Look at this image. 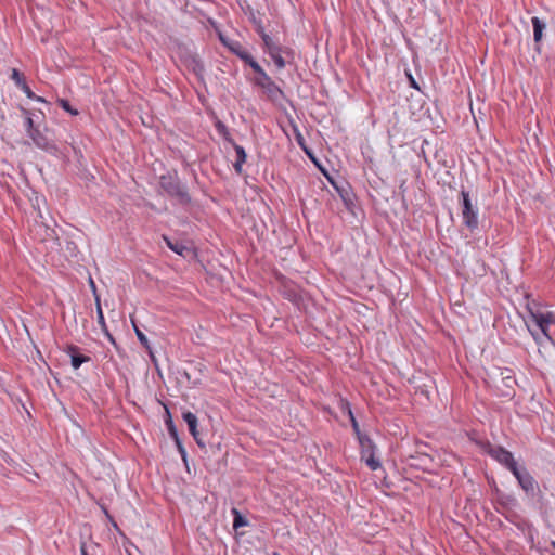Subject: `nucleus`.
<instances>
[{
    "label": "nucleus",
    "mask_w": 555,
    "mask_h": 555,
    "mask_svg": "<svg viewBox=\"0 0 555 555\" xmlns=\"http://www.w3.org/2000/svg\"><path fill=\"white\" fill-rule=\"evenodd\" d=\"M159 186L169 197L176 198L181 205H189L192 201L186 185L181 182L176 170L162 175Z\"/></svg>",
    "instance_id": "nucleus-1"
},
{
    "label": "nucleus",
    "mask_w": 555,
    "mask_h": 555,
    "mask_svg": "<svg viewBox=\"0 0 555 555\" xmlns=\"http://www.w3.org/2000/svg\"><path fill=\"white\" fill-rule=\"evenodd\" d=\"M461 196L463 223L473 231L478 228V208L472 204L468 192L463 190Z\"/></svg>",
    "instance_id": "nucleus-2"
},
{
    "label": "nucleus",
    "mask_w": 555,
    "mask_h": 555,
    "mask_svg": "<svg viewBox=\"0 0 555 555\" xmlns=\"http://www.w3.org/2000/svg\"><path fill=\"white\" fill-rule=\"evenodd\" d=\"M514 477L517 479L518 485L525 491L528 496L533 498L539 489L538 482L527 470L525 466H519L514 473Z\"/></svg>",
    "instance_id": "nucleus-3"
},
{
    "label": "nucleus",
    "mask_w": 555,
    "mask_h": 555,
    "mask_svg": "<svg viewBox=\"0 0 555 555\" xmlns=\"http://www.w3.org/2000/svg\"><path fill=\"white\" fill-rule=\"evenodd\" d=\"M529 315L532 322L535 324L537 328L542 332V336L546 340H551V336L548 335V326L555 323V315L552 312L542 313L539 311H533L529 309Z\"/></svg>",
    "instance_id": "nucleus-4"
},
{
    "label": "nucleus",
    "mask_w": 555,
    "mask_h": 555,
    "mask_svg": "<svg viewBox=\"0 0 555 555\" xmlns=\"http://www.w3.org/2000/svg\"><path fill=\"white\" fill-rule=\"evenodd\" d=\"M489 454L492 459L507 468L512 474L519 467L514 455L503 447H493L489 450Z\"/></svg>",
    "instance_id": "nucleus-5"
},
{
    "label": "nucleus",
    "mask_w": 555,
    "mask_h": 555,
    "mask_svg": "<svg viewBox=\"0 0 555 555\" xmlns=\"http://www.w3.org/2000/svg\"><path fill=\"white\" fill-rule=\"evenodd\" d=\"M29 138L33 140L34 144L50 154H55L57 152L56 145L53 141L40 129H36L34 132L29 134Z\"/></svg>",
    "instance_id": "nucleus-6"
},
{
    "label": "nucleus",
    "mask_w": 555,
    "mask_h": 555,
    "mask_svg": "<svg viewBox=\"0 0 555 555\" xmlns=\"http://www.w3.org/2000/svg\"><path fill=\"white\" fill-rule=\"evenodd\" d=\"M251 68L257 74V76L255 78L256 85H258L262 89L267 90L268 93H272L275 85L271 80V78L266 74L263 68L258 64V62H253Z\"/></svg>",
    "instance_id": "nucleus-7"
},
{
    "label": "nucleus",
    "mask_w": 555,
    "mask_h": 555,
    "mask_svg": "<svg viewBox=\"0 0 555 555\" xmlns=\"http://www.w3.org/2000/svg\"><path fill=\"white\" fill-rule=\"evenodd\" d=\"M221 41L224 46H227L234 54H236L241 60H243L246 64L251 67L253 62H256L254 57L248 53L246 49L242 47L238 41L235 40H225L222 36H220Z\"/></svg>",
    "instance_id": "nucleus-8"
},
{
    "label": "nucleus",
    "mask_w": 555,
    "mask_h": 555,
    "mask_svg": "<svg viewBox=\"0 0 555 555\" xmlns=\"http://www.w3.org/2000/svg\"><path fill=\"white\" fill-rule=\"evenodd\" d=\"M182 418L188 424L189 431L191 433V435L195 439L196 443L201 448H204L205 447V442L199 437V433L197 430V416L194 413L190 412V411H185V412L182 413Z\"/></svg>",
    "instance_id": "nucleus-9"
},
{
    "label": "nucleus",
    "mask_w": 555,
    "mask_h": 555,
    "mask_svg": "<svg viewBox=\"0 0 555 555\" xmlns=\"http://www.w3.org/2000/svg\"><path fill=\"white\" fill-rule=\"evenodd\" d=\"M66 351L70 356V363L75 370L79 369L83 363L91 360L90 357L80 354L78 352L79 348L75 345L67 346Z\"/></svg>",
    "instance_id": "nucleus-10"
},
{
    "label": "nucleus",
    "mask_w": 555,
    "mask_h": 555,
    "mask_svg": "<svg viewBox=\"0 0 555 555\" xmlns=\"http://www.w3.org/2000/svg\"><path fill=\"white\" fill-rule=\"evenodd\" d=\"M496 501L505 509H512L518 504L517 499L513 494L503 492H498Z\"/></svg>",
    "instance_id": "nucleus-11"
},
{
    "label": "nucleus",
    "mask_w": 555,
    "mask_h": 555,
    "mask_svg": "<svg viewBox=\"0 0 555 555\" xmlns=\"http://www.w3.org/2000/svg\"><path fill=\"white\" fill-rule=\"evenodd\" d=\"M95 302H96V317H98V323L100 324L102 331L104 332V334L108 337V339L115 344V339L114 337L111 335V333L108 332V328H107V325L105 323V319H104V314H103V311H102V307H101V302H100V298L99 296H95Z\"/></svg>",
    "instance_id": "nucleus-12"
},
{
    "label": "nucleus",
    "mask_w": 555,
    "mask_h": 555,
    "mask_svg": "<svg viewBox=\"0 0 555 555\" xmlns=\"http://www.w3.org/2000/svg\"><path fill=\"white\" fill-rule=\"evenodd\" d=\"M234 146V150H235V153H236V160L235 163L233 164V167L235 169V171L241 175L242 173V166L243 164L245 163L246 160V152L244 150L243 146L234 143L233 141L231 142Z\"/></svg>",
    "instance_id": "nucleus-13"
},
{
    "label": "nucleus",
    "mask_w": 555,
    "mask_h": 555,
    "mask_svg": "<svg viewBox=\"0 0 555 555\" xmlns=\"http://www.w3.org/2000/svg\"><path fill=\"white\" fill-rule=\"evenodd\" d=\"M359 443L361 446L362 459L374 453L375 446L373 441L366 435H359Z\"/></svg>",
    "instance_id": "nucleus-14"
},
{
    "label": "nucleus",
    "mask_w": 555,
    "mask_h": 555,
    "mask_svg": "<svg viewBox=\"0 0 555 555\" xmlns=\"http://www.w3.org/2000/svg\"><path fill=\"white\" fill-rule=\"evenodd\" d=\"M531 23L533 27V39L535 42H539L542 39L546 24L537 16L531 18Z\"/></svg>",
    "instance_id": "nucleus-15"
},
{
    "label": "nucleus",
    "mask_w": 555,
    "mask_h": 555,
    "mask_svg": "<svg viewBox=\"0 0 555 555\" xmlns=\"http://www.w3.org/2000/svg\"><path fill=\"white\" fill-rule=\"evenodd\" d=\"M164 241L166 242L168 248L180 256H184L185 253L189 251V248L180 241H171L167 236H164Z\"/></svg>",
    "instance_id": "nucleus-16"
},
{
    "label": "nucleus",
    "mask_w": 555,
    "mask_h": 555,
    "mask_svg": "<svg viewBox=\"0 0 555 555\" xmlns=\"http://www.w3.org/2000/svg\"><path fill=\"white\" fill-rule=\"evenodd\" d=\"M259 34H260V36H261L266 47L268 48V50L270 52V55L272 56L273 61L275 62V64H278V50L274 47V42H273L272 38L269 35H267L263 31V29H260Z\"/></svg>",
    "instance_id": "nucleus-17"
},
{
    "label": "nucleus",
    "mask_w": 555,
    "mask_h": 555,
    "mask_svg": "<svg viewBox=\"0 0 555 555\" xmlns=\"http://www.w3.org/2000/svg\"><path fill=\"white\" fill-rule=\"evenodd\" d=\"M25 115V130L27 134L29 135L31 132H34L36 129L39 128V126H35V121L30 115V112L27 109H23Z\"/></svg>",
    "instance_id": "nucleus-18"
},
{
    "label": "nucleus",
    "mask_w": 555,
    "mask_h": 555,
    "mask_svg": "<svg viewBox=\"0 0 555 555\" xmlns=\"http://www.w3.org/2000/svg\"><path fill=\"white\" fill-rule=\"evenodd\" d=\"M132 322V325H133V330L135 332V335L139 339V341L143 345V347L146 349V350H150V341L147 339V337L145 336V334L138 327L135 321L132 319L131 320Z\"/></svg>",
    "instance_id": "nucleus-19"
},
{
    "label": "nucleus",
    "mask_w": 555,
    "mask_h": 555,
    "mask_svg": "<svg viewBox=\"0 0 555 555\" xmlns=\"http://www.w3.org/2000/svg\"><path fill=\"white\" fill-rule=\"evenodd\" d=\"M165 423L167 425V429H168V433L170 435V437L173 439V440H178V430L171 420V415L169 413V411L167 410V418L165 420Z\"/></svg>",
    "instance_id": "nucleus-20"
},
{
    "label": "nucleus",
    "mask_w": 555,
    "mask_h": 555,
    "mask_svg": "<svg viewBox=\"0 0 555 555\" xmlns=\"http://www.w3.org/2000/svg\"><path fill=\"white\" fill-rule=\"evenodd\" d=\"M232 513L234 515L233 528L235 530L238 529L240 527H243V526L247 525L246 518L236 508H233Z\"/></svg>",
    "instance_id": "nucleus-21"
},
{
    "label": "nucleus",
    "mask_w": 555,
    "mask_h": 555,
    "mask_svg": "<svg viewBox=\"0 0 555 555\" xmlns=\"http://www.w3.org/2000/svg\"><path fill=\"white\" fill-rule=\"evenodd\" d=\"M365 460L366 465L372 469L376 470L380 467V463L378 460L375 459L374 453H370V455L363 457Z\"/></svg>",
    "instance_id": "nucleus-22"
},
{
    "label": "nucleus",
    "mask_w": 555,
    "mask_h": 555,
    "mask_svg": "<svg viewBox=\"0 0 555 555\" xmlns=\"http://www.w3.org/2000/svg\"><path fill=\"white\" fill-rule=\"evenodd\" d=\"M11 79L16 83L18 88L26 83L23 74L15 68L12 70Z\"/></svg>",
    "instance_id": "nucleus-23"
},
{
    "label": "nucleus",
    "mask_w": 555,
    "mask_h": 555,
    "mask_svg": "<svg viewBox=\"0 0 555 555\" xmlns=\"http://www.w3.org/2000/svg\"><path fill=\"white\" fill-rule=\"evenodd\" d=\"M526 325L529 330V332L531 333L533 339L538 343V344H543V341H547L543 336H542V332L540 330H532L530 324L528 322H526Z\"/></svg>",
    "instance_id": "nucleus-24"
},
{
    "label": "nucleus",
    "mask_w": 555,
    "mask_h": 555,
    "mask_svg": "<svg viewBox=\"0 0 555 555\" xmlns=\"http://www.w3.org/2000/svg\"><path fill=\"white\" fill-rule=\"evenodd\" d=\"M59 104L61 105V107L63 109H65L66 112H68L70 115H78V111L73 108L72 105L69 104V102L65 99H60L59 100Z\"/></svg>",
    "instance_id": "nucleus-25"
},
{
    "label": "nucleus",
    "mask_w": 555,
    "mask_h": 555,
    "mask_svg": "<svg viewBox=\"0 0 555 555\" xmlns=\"http://www.w3.org/2000/svg\"><path fill=\"white\" fill-rule=\"evenodd\" d=\"M28 99H31V100H36V101H43L42 98L40 96H37L31 90L30 88L28 87L27 83L23 85L21 88H20Z\"/></svg>",
    "instance_id": "nucleus-26"
},
{
    "label": "nucleus",
    "mask_w": 555,
    "mask_h": 555,
    "mask_svg": "<svg viewBox=\"0 0 555 555\" xmlns=\"http://www.w3.org/2000/svg\"><path fill=\"white\" fill-rule=\"evenodd\" d=\"M348 413H349V416H350V420H351L352 428L356 431L357 436L359 437V435H362L360 433L359 424H358L357 420L354 418V416L352 414V411L350 409L348 410Z\"/></svg>",
    "instance_id": "nucleus-27"
},
{
    "label": "nucleus",
    "mask_w": 555,
    "mask_h": 555,
    "mask_svg": "<svg viewBox=\"0 0 555 555\" xmlns=\"http://www.w3.org/2000/svg\"><path fill=\"white\" fill-rule=\"evenodd\" d=\"M175 442H176L179 453L181 454V457L185 461L186 460V451H185L180 438L178 437V440H175Z\"/></svg>",
    "instance_id": "nucleus-28"
},
{
    "label": "nucleus",
    "mask_w": 555,
    "mask_h": 555,
    "mask_svg": "<svg viewBox=\"0 0 555 555\" xmlns=\"http://www.w3.org/2000/svg\"><path fill=\"white\" fill-rule=\"evenodd\" d=\"M217 129H218L219 133L223 134V137L225 138V140H228V141L232 142V140L228 138V134H229V133H228V131H227V127H225L223 124H221V122L219 121V122L217 124Z\"/></svg>",
    "instance_id": "nucleus-29"
},
{
    "label": "nucleus",
    "mask_w": 555,
    "mask_h": 555,
    "mask_svg": "<svg viewBox=\"0 0 555 555\" xmlns=\"http://www.w3.org/2000/svg\"><path fill=\"white\" fill-rule=\"evenodd\" d=\"M147 352L150 354L152 362L157 366V360H156V357L154 356L151 347H150V350H147Z\"/></svg>",
    "instance_id": "nucleus-30"
},
{
    "label": "nucleus",
    "mask_w": 555,
    "mask_h": 555,
    "mask_svg": "<svg viewBox=\"0 0 555 555\" xmlns=\"http://www.w3.org/2000/svg\"><path fill=\"white\" fill-rule=\"evenodd\" d=\"M80 552H81V555H89V554H88V551H87V548H86L85 543H82V544H81V546H80Z\"/></svg>",
    "instance_id": "nucleus-31"
},
{
    "label": "nucleus",
    "mask_w": 555,
    "mask_h": 555,
    "mask_svg": "<svg viewBox=\"0 0 555 555\" xmlns=\"http://www.w3.org/2000/svg\"><path fill=\"white\" fill-rule=\"evenodd\" d=\"M279 64H280V68L284 66V61H283V59L281 56H280Z\"/></svg>",
    "instance_id": "nucleus-32"
},
{
    "label": "nucleus",
    "mask_w": 555,
    "mask_h": 555,
    "mask_svg": "<svg viewBox=\"0 0 555 555\" xmlns=\"http://www.w3.org/2000/svg\"><path fill=\"white\" fill-rule=\"evenodd\" d=\"M91 286H92L93 288H95V285H94V282H93V281H91Z\"/></svg>",
    "instance_id": "nucleus-33"
}]
</instances>
